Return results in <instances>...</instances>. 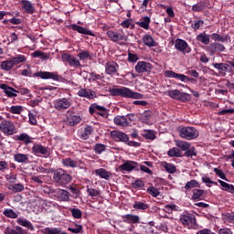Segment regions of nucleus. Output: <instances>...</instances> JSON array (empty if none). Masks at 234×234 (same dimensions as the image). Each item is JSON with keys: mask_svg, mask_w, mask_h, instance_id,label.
I'll list each match as a JSON object with an SVG mask.
<instances>
[{"mask_svg": "<svg viewBox=\"0 0 234 234\" xmlns=\"http://www.w3.org/2000/svg\"><path fill=\"white\" fill-rule=\"evenodd\" d=\"M111 96L141 100L144 98L142 93L134 92L131 88L120 87V88H110L109 90Z\"/></svg>", "mask_w": 234, "mask_h": 234, "instance_id": "obj_1", "label": "nucleus"}, {"mask_svg": "<svg viewBox=\"0 0 234 234\" xmlns=\"http://www.w3.org/2000/svg\"><path fill=\"white\" fill-rule=\"evenodd\" d=\"M53 181L58 186H65L71 183L72 176L63 168H58L53 172Z\"/></svg>", "mask_w": 234, "mask_h": 234, "instance_id": "obj_2", "label": "nucleus"}, {"mask_svg": "<svg viewBox=\"0 0 234 234\" xmlns=\"http://www.w3.org/2000/svg\"><path fill=\"white\" fill-rule=\"evenodd\" d=\"M166 93L169 98H172L173 100H176V101H179L183 103L191 101L192 100L191 94L181 92L179 90H168Z\"/></svg>", "mask_w": 234, "mask_h": 234, "instance_id": "obj_3", "label": "nucleus"}, {"mask_svg": "<svg viewBox=\"0 0 234 234\" xmlns=\"http://www.w3.org/2000/svg\"><path fill=\"white\" fill-rule=\"evenodd\" d=\"M180 137L188 141L199 137V131L195 127H182L179 128Z\"/></svg>", "mask_w": 234, "mask_h": 234, "instance_id": "obj_4", "label": "nucleus"}, {"mask_svg": "<svg viewBox=\"0 0 234 234\" xmlns=\"http://www.w3.org/2000/svg\"><path fill=\"white\" fill-rule=\"evenodd\" d=\"M33 77L40 78L42 80H53L55 81H62L63 77L57 72H48V71H37L33 73Z\"/></svg>", "mask_w": 234, "mask_h": 234, "instance_id": "obj_5", "label": "nucleus"}, {"mask_svg": "<svg viewBox=\"0 0 234 234\" xmlns=\"http://www.w3.org/2000/svg\"><path fill=\"white\" fill-rule=\"evenodd\" d=\"M61 60L66 66H69L70 68L78 69L81 66L80 60L69 53H62Z\"/></svg>", "mask_w": 234, "mask_h": 234, "instance_id": "obj_6", "label": "nucleus"}, {"mask_svg": "<svg viewBox=\"0 0 234 234\" xmlns=\"http://www.w3.org/2000/svg\"><path fill=\"white\" fill-rule=\"evenodd\" d=\"M106 35H107L108 37H110V39L113 43H119L120 41H124V42L128 41V37L125 35L123 30H121L119 32L112 31V30H108L106 32Z\"/></svg>", "mask_w": 234, "mask_h": 234, "instance_id": "obj_7", "label": "nucleus"}, {"mask_svg": "<svg viewBox=\"0 0 234 234\" xmlns=\"http://www.w3.org/2000/svg\"><path fill=\"white\" fill-rule=\"evenodd\" d=\"M89 112H90V115L97 114V115H99L100 117H102V118H108L109 117L108 109L104 108L101 105H98L97 103L90 104V106L89 108Z\"/></svg>", "mask_w": 234, "mask_h": 234, "instance_id": "obj_8", "label": "nucleus"}, {"mask_svg": "<svg viewBox=\"0 0 234 234\" xmlns=\"http://www.w3.org/2000/svg\"><path fill=\"white\" fill-rule=\"evenodd\" d=\"M119 69V64L114 60L107 61L105 64V73L112 78L120 77Z\"/></svg>", "mask_w": 234, "mask_h": 234, "instance_id": "obj_9", "label": "nucleus"}, {"mask_svg": "<svg viewBox=\"0 0 234 234\" xmlns=\"http://www.w3.org/2000/svg\"><path fill=\"white\" fill-rule=\"evenodd\" d=\"M0 132L10 136L16 133V128L12 122L5 120L0 123Z\"/></svg>", "mask_w": 234, "mask_h": 234, "instance_id": "obj_10", "label": "nucleus"}, {"mask_svg": "<svg viewBox=\"0 0 234 234\" xmlns=\"http://www.w3.org/2000/svg\"><path fill=\"white\" fill-rule=\"evenodd\" d=\"M54 109L61 112L69 109L72 105L71 100L68 98H60L53 101Z\"/></svg>", "mask_w": 234, "mask_h": 234, "instance_id": "obj_11", "label": "nucleus"}, {"mask_svg": "<svg viewBox=\"0 0 234 234\" xmlns=\"http://www.w3.org/2000/svg\"><path fill=\"white\" fill-rule=\"evenodd\" d=\"M31 153L37 157L48 156V148L43 146L41 144H34L31 148Z\"/></svg>", "mask_w": 234, "mask_h": 234, "instance_id": "obj_12", "label": "nucleus"}, {"mask_svg": "<svg viewBox=\"0 0 234 234\" xmlns=\"http://www.w3.org/2000/svg\"><path fill=\"white\" fill-rule=\"evenodd\" d=\"M69 29L73 30L74 32H78L79 34H82L85 36H90L92 37H96V34L93 33L92 31L89 30L86 27H82L80 26H78L76 24H71L69 25Z\"/></svg>", "mask_w": 234, "mask_h": 234, "instance_id": "obj_13", "label": "nucleus"}, {"mask_svg": "<svg viewBox=\"0 0 234 234\" xmlns=\"http://www.w3.org/2000/svg\"><path fill=\"white\" fill-rule=\"evenodd\" d=\"M180 222L182 223L183 226H195L197 223L195 216L191 214H181L180 215Z\"/></svg>", "mask_w": 234, "mask_h": 234, "instance_id": "obj_14", "label": "nucleus"}, {"mask_svg": "<svg viewBox=\"0 0 234 234\" xmlns=\"http://www.w3.org/2000/svg\"><path fill=\"white\" fill-rule=\"evenodd\" d=\"M111 136L113 139L114 142L116 143H128L129 142V137L126 133L118 132V131H112L111 133Z\"/></svg>", "mask_w": 234, "mask_h": 234, "instance_id": "obj_15", "label": "nucleus"}, {"mask_svg": "<svg viewBox=\"0 0 234 234\" xmlns=\"http://www.w3.org/2000/svg\"><path fill=\"white\" fill-rule=\"evenodd\" d=\"M153 69V65L146 61H138L135 66V71L137 73H146Z\"/></svg>", "mask_w": 234, "mask_h": 234, "instance_id": "obj_16", "label": "nucleus"}, {"mask_svg": "<svg viewBox=\"0 0 234 234\" xmlns=\"http://www.w3.org/2000/svg\"><path fill=\"white\" fill-rule=\"evenodd\" d=\"M122 220L128 225H134L140 223V217L133 214H124L122 216Z\"/></svg>", "mask_w": 234, "mask_h": 234, "instance_id": "obj_17", "label": "nucleus"}, {"mask_svg": "<svg viewBox=\"0 0 234 234\" xmlns=\"http://www.w3.org/2000/svg\"><path fill=\"white\" fill-rule=\"evenodd\" d=\"M81 122V118L78 113L73 112L67 113V124L69 126L78 125Z\"/></svg>", "mask_w": 234, "mask_h": 234, "instance_id": "obj_18", "label": "nucleus"}, {"mask_svg": "<svg viewBox=\"0 0 234 234\" xmlns=\"http://www.w3.org/2000/svg\"><path fill=\"white\" fill-rule=\"evenodd\" d=\"M22 9L25 13L28 15H33L36 13L35 4L29 0H21Z\"/></svg>", "mask_w": 234, "mask_h": 234, "instance_id": "obj_19", "label": "nucleus"}, {"mask_svg": "<svg viewBox=\"0 0 234 234\" xmlns=\"http://www.w3.org/2000/svg\"><path fill=\"white\" fill-rule=\"evenodd\" d=\"M136 165H138V163L135 161H124L122 165L119 166L120 171H127L132 172L135 170Z\"/></svg>", "mask_w": 234, "mask_h": 234, "instance_id": "obj_20", "label": "nucleus"}, {"mask_svg": "<svg viewBox=\"0 0 234 234\" xmlns=\"http://www.w3.org/2000/svg\"><path fill=\"white\" fill-rule=\"evenodd\" d=\"M0 89L4 90L7 98H16L17 97V92L16 89L12 88L6 84H1Z\"/></svg>", "mask_w": 234, "mask_h": 234, "instance_id": "obj_21", "label": "nucleus"}, {"mask_svg": "<svg viewBox=\"0 0 234 234\" xmlns=\"http://www.w3.org/2000/svg\"><path fill=\"white\" fill-rule=\"evenodd\" d=\"M225 46L220 43L215 42L209 45V52L211 56L215 55L216 53L225 52Z\"/></svg>", "mask_w": 234, "mask_h": 234, "instance_id": "obj_22", "label": "nucleus"}, {"mask_svg": "<svg viewBox=\"0 0 234 234\" xmlns=\"http://www.w3.org/2000/svg\"><path fill=\"white\" fill-rule=\"evenodd\" d=\"M14 160L19 164H29V158L27 154H15Z\"/></svg>", "mask_w": 234, "mask_h": 234, "instance_id": "obj_23", "label": "nucleus"}, {"mask_svg": "<svg viewBox=\"0 0 234 234\" xmlns=\"http://www.w3.org/2000/svg\"><path fill=\"white\" fill-rule=\"evenodd\" d=\"M43 234H68L62 231L61 228H44L40 229Z\"/></svg>", "mask_w": 234, "mask_h": 234, "instance_id": "obj_24", "label": "nucleus"}, {"mask_svg": "<svg viewBox=\"0 0 234 234\" xmlns=\"http://www.w3.org/2000/svg\"><path fill=\"white\" fill-rule=\"evenodd\" d=\"M187 43L186 40L177 38L175 42V48L176 50H179L180 52H185L187 48Z\"/></svg>", "mask_w": 234, "mask_h": 234, "instance_id": "obj_25", "label": "nucleus"}, {"mask_svg": "<svg viewBox=\"0 0 234 234\" xmlns=\"http://www.w3.org/2000/svg\"><path fill=\"white\" fill-rule=\"evenodd\" d=\"M133 207L135 211H146L149 209L148 204L142 201H134Z\"/></svg>", "mask_w": 234, "mask_h": 234, "instance_id": "obj_26", "label": "nucleus"}, {"mask_svg": "<svg viewBox=\"0 0 234 234\" xmlns=\"http://www.w3.org/2000/svg\"><path fill=\"white\" fill-rule=\"evenodd\" d=\"M113 122L115 125H121L123 127H127L130 124L127 118L121 115L115 116Z\"/></svg>", "mask_w": 234, "mask_h": 234, "instance_id": "obj_27", "label": "nucleus"}, {"mask_svg": "<svg viewBox=\"0 0 234 234\" xmlns=\"http://www.w3.org/2000/svg\"><path fill=\"white\" fill-rule=\"evenodd\" d=\"M17 225L27 228L29 230L34 231L35 228L32 224V222L28 221L26 218H17L16 220Z\"/></svg>", "mask_w": 234, "mask_h": 234, "instance_id": "obj_28", "label": "nucleus"}, {"mask_svg": "<svg viewBox=\"0 0 234 234\" xmlns=\"http://www.w3.org/2000/svg\"><path fill=\"white\" fill-rule=\"evenodd\" d=\"M94 91L81 89L78 90V96L81 98L94 99Z\"/></svg>", "mask_w": 234, "mask_h": 234, "instance_id": "obj_29", "label": "nucleus"}, {"mask_svg": "<svg viewBox=\"0 0 234 234\" xmlns=\"http://www.w3.org/2000/svg\"><path fill=\"white\" fill-rule=\"evenodd\" d=\"M62 165L67 167L77 168L79 167V161H73L70 157H67L62 159Z\"/></svg>", "mask_w": 234, "mask_h": 234, "instance_id": "obj_30", "label": "nucleus"}, {"mask_svg": "<svg viewBox=\"0 0 234 234\" xmlns=\"http://www.w3.org/2000/svg\"><path fill=\"white\" fill-rule=\"evenodd\" d=\"M16 140L24 143L25 145H28L29 144L33 143V138L30 137L27 133H20Z\"/></svg>", "mask_w": 234, "mask_h": 234, "instance_id": "obj_31", "label": "nucleus"}, {"mask_svg": "<svg viewBox=\"0 0 234 234\" xmlns=\"http://www.w3.org/2000/svg\"><path fill=\"white\" fill-rule=\"evenodd\" d=\"M95 175L100 178L109 180L111 174L104 168H99L95 170Z\"/></svg>", "mask_w": 234, "mask_h": 234, "instance_id": "obj_32", "label": "nucleus"}, {"mask_svg": "<svg viewBox=\"0 0 234 234\" xmlns=\"http://www.w3.org/2000/svg\"><path fill=\"white\" fill-rule=\"evenodd\" d=\"M150 23H151V18L149 16H144L141 21L136 22V25L145 30H149Z\"/></svg>", "mask_w": 234, "mask_h": 234, "instance_id": "obj_33", "label": "nucleus"}, {"mask_svg": "<svg viewBox=\"0 0 234 234\" xmlns=\"http://www.w3.org/2000/svg\"><path fill=\"white\" fill-rule=\"evenodd\" d=\"M176 146L181 151H187L191 148V144L187 143L186 141H176Z\"/></svg>", "mask_w": 234, "mask_h": 234, "instance_id": "obj_34", "label": "nucleus"}, {"mask_svg": "<svg viewBox=\"0 0 234 234\" xmlns=\"http://www.w3.org/2000/svg\"><path fill=\"white\" fill-rule=\"evenodd\" d=\"M219 183V185L221 186V189L223 191H228L229 193H234V186L233 185H230L225 181H222V180H218V181Z\"/></svg>", "mask_w": 234, "mask_h": 234, "instance_id": "obj_35", "label": "nucleus"}, {"mask_svg": "<svg viewBox=\"0 0 234 234\" xmlns=\"http://www.w3.org/2000/svg\"><path fill=\"white\" fill-rule=\"evenodd\" d=\"M14 66L15 65L13 64V62L10 59L4 60L0 64V68L4 71H11Z\"/></svg>", "mask_w": 234, "mask_h": 234, "instance_id": "obj_36", "label": "nucleus"}, {"mask_svg": "<svg viewBox=\"0 0 234 234\" xmlns=\"http://www.w3.org/2000/svg\"><path fill=\"white\" fill-rule=\"evenodd\" d=\"M205 191L203 189H194L192 191V199L203 200Z\"/></svg>", "mask_w": 234, "mask_h": 234, "instance_id": "obj_37", "label": "nucleus"}, {"mask_svg": "<svg viewBox=\"0 0 234 234\" xmlns=\"http://www.w3.org/2000/svg\"><path fill=\"white\" fill-rule=\"evenodd\" d=\"M197 40L201 42L203 45H209L210 43L209 36L206 33H199L197 36Z\"/></svg>", "mask_w": 234, "mask_h": 234, "instance_id": "obj_38", "label": "nucleus"}, {"mask_svg": "<svg viewBox=\"0 0 234 234\" xmlns=\"http://www.w3.org/2000/svg\"><path fill=\"white\" fill-rule=\"evenodd\" d=\"M210 37L215 42L225 43L228 41V36L223 37V36L219 35L218 33H212L210 35Z\"/></svg>", "mask_w": 234, "mask_h": 234, "instance_id": "obj_39", "label": "nucleus"}, {"mask_svg": "<svg viewBox=\"0 0 234 234\" xmlns=\"http://www.w3.org/2000/svg\"><path fill=\"white\" fill-rule=\"evenodd\" d=\"M142 136L144 138H145L146 140H151V141H154L156 138L154 131L150 130V129L149 130L144 129L142 133Z\"/></svg>", "mask_w": 234, "mask_h": 234, "instance_id": "obj_40", "label": "nucleus"}, {"mask_svg": "<svg viewBox=\"0 0 234 234\" xmlns=\"http://www.w3.org/2000/svg\"><path fill=\"white\" fill-rule=\"evenodd\" d=\"M5 234H25V230L23 228L17 226L16 229L11 228H6L5 230Z\"/></svg>", "mask_w": 234, "mask_h": 234, "instance_id": "obj_41", "label": "nucleus"}, {"mask_svg": "<svg viewBox=\"0 0 234 234\" xmlns=\"http://www.w3.org/2000/svg\"><path fill=\"white\" fill-rule=\"evenodd\" d=\"M8 190L13 191L14 193H20L25 190V186L22 184L9 185Z\"/></svg>", "mask_w": 234, "mask_h": 234, "instance_id": "obj_42", "label": "nucleus"}, {"mask_svg": "<svg viewBox=\"0 0 234 234\" xmlns=\"http://www.w3.org/2000/svg\"><path fill=\"white\" fill-rule=\"evenodd\" d=\"M93 133V128L92 126H86L82 132V133H80V138L82 140H88L89 139V136L90 134H92Z\"/></svg>", "mask_w": 234, "mask_h": 234, "instance_id": "obj_43", "label": "nucleus"}, {"mask_svg": "<svg viewBox=\"0 0 234 234\" xmlns=\"http://www.w3.org/2000/svg\"><path fill=\"white\" fill-rule=\"evenodd\" d=\"M143 43L148 47L155 46L154 37L149 34L144 35V37H143Z\"/></svg>", "mask_w": 234, "mask_h": 234, "instance_id": "obj_44", "label": "nucleus"}, {"mask_svg": "<svg viewBox=\"0 0 234 234\" xmlns=\"http://www.w3.org/2000/svg\"><path fill=\"white\" fill-rule=\"evenodd\" d=\"M212 65L216 69L219 71H223V72L229 71V65H228L227 63H213Z\"/></svg>", "mask_w": 234, "mask_h": 234, "instance_id": "obj_45", "label": "nucleus"}, {"mask_svg": "<svg viewBox=\"0 0 234 234\" xmlns=\"http://www.w3.org/2000/svg\"><path fill=\"white\" fill-rule=\"evenodd\" d=\"M58 198L63 202H69L70 201V193L65 189L60 191Z\"/></svg>", "mask_w": 234, "mask_h": 234, "instance_id": "obj_46", "label": "nucleus"}, {"mask_svg": "<svg viewBox=\"0 0 234 234\" xmlns=\"http://www.w3.org/2000/svg\"><path fill=\"white\" fill-rule=\"evenodd\" d=\"M207 4L205 1L198 2L197 4L194 5L192 6V11L194 12H202L204 9H206Z\"/></svg>", "mask_w": 234, "mask_h": 234, "instance_id": "obj_47", "label": "nucleus"}, {"mask_svg": "<svg viewBox=\"0 0 234 234\" xmlns=\"http://www.w3.org/2000/svg\"><path fill=\"white\" fill-rule=\"evenodd\" d=\"M167 155L169 157H176V158H180L181 157V153L179 148H170L167 152Z\"/></svg>", "mask_w": 234, "mask_h": 234, "instance_id": "obj_48", "label": "nucleus"}, {"mask_svg": "<svg viewBox=\"0 0 234 234\" xmlns=\"http://www.w3.org/2000/svg\"><path fill=\"white\" fill-rule=\"evenodd\" d=\"M77 57L82 61H85L86 59H92V56L87 50H81L80 53H78Z\"/></svg>", "mask_w": 234, "mask_h": 234, "instance_id": "obj_49", "label": "nucleus"}, {"mask_svg": "<svg viewBox=\"0 0 234 234\" xmlns=\"http://www.w3.org/2000/svg\"><path fill=\"white\" fill-rule=\"evenodd\" d=\"M12 61L13 65H19L20 63H24L26 61L25 55H17L15 58H9Z\"/></svg>", "mask_w": 234, "mask_h": 234, "instance_id": "obj_50", "label": "nucleus"}, {"mask_svg": "<svg viewBox=\"0 0 234 234\" xmlns=\"http://www.w3.org/2000/svg\"><path fill=\"white\" fill-rule=\"evenodd\" d=\"M69 191L70 192L69 194L70 197H73V198H79L80 196L81 195L80 190L75 186H70L69 188Z\"/></svg>", "mask_w": 234, "mask_h": 234, "instance_id": "obj_51", "label": "nucleus"}, {"mask_svg": "<svg viewBox=\"0 0 234 234\" xmlns=\"http://www.w3.org/2000/svg\"><path fill=\"white\" fill-rule=\"evenodd\" d=\"M4 215L7 218H18V214H16V211H14L12 208L5 209L4 210Z\"/></svg>", "mask_w": 234, "mask_h": 234, "instance_id": "obj_52", "label": "nucleus"}, {"mask_svg": "<svg viewBox=\"0 0 234 234\" xmlns=\"http://www.w3.org/2000/svg\"><path fill=\"white\" fill-rule=\"evenodd\" d=\"M69 211L71 213V217L79 219L82 218V212L80 208L71 207L69 208Z\"/></svg>", "mask_w": 234, "mask_h": 234, "instance_id": "obj_53", "label": "nucleus"}, {"mask_svg": "<svg viewBox=\"0 0 234 234\" xmlns=\"http://www.w3.org/2000/svg\"><path fill=\"white\" fill-rule=\"evenodd\" d=\"M195 187H200L198 181H196V180L188 181L186 185H185L184 186L185 190L186 191Z\"/></svg>", "mask_w": 234, "mask_h": 234, "instance_id": "obj_54", "label": "nucleus"}, {"mask_svg": "<svg viewBox=\"0 0 234 234\" xmlns=\"http://www.w3.org/2000/svg\"><path fill=\"white\" fill-rule=\"evenodd\" d=\"M106 150L107 146L102 144H96L95 148H93V151H95L97 154H101Z\"/></svg>", "mask_w": 234, "mask_h": 234, "instance_id": "obj_55", "label": "nucleus"}, {"mask_svg": "<svg viewBox=\"0 0 234 234\" xmlns=\"http://www.w3.org/2000/svg\"><path fill=\"white\" fill-rule=\"evenodd\" d=\"M165 169L168 174H174L176 173L177 168L173 164L165 163Z\"/></svg>", "mask_w": 234, "mask_h": 234, "instance_id": "obj_56", "label": "nucleus"}, {"mask_svg": "<svg viewBox=\"0 0 234 234\" xmlns=\"http://www.w3.org/2000/svg\"><path fill=\"white\" fill-rule=\"evenodd\" d=\"M22 112H24V108L22 106H12L9 108V112L13 114H20Z\"/></svg>", "mask_w": 234, "mask_h": 234, "instance_id": "obj_57", "label": "nucleus"}, {"mask_svg": "<svg viewBox=\"0 0 234 234\" xmlns=\"http://www.w3.org/2000/svg\"><path fill=\"white\" fill-rule=\"evenodd\" d=\"M146 192H148L153 197H157L161 194V192L154 186L147 188Z\"/></svg>", "mask_w": 234, "mask_h": 234, "instance_id": "obj_58", "label": "nucleus"}, {"mask_svg": "<svg viewBox=\"0 0 234 234\" xmlns=\"http://www.w3.org/2000/svg\"><path fill=\"white\" fill-rule=\"evenodd\" d=\"M86 192L89 194L90 197H95L101 195V191L97 190L95 188H89V186L86 188Z\"/></svg>", "mask_w": 234, "mask_h": 234, "instance_id": "obj_59", "label": "nucleus"}, {"mask_svg": "<svg viewBox=\"0 0 234 234\" xmlns=\"http://www.w3.org/2000/svg\"><path fill=\"white\" fill-rule=\"evenodd\" d=\"M204 25L203 20H197L195 23L191 24V28L194 29V31H198L200 27Z\"/></svg>", "mask_w": 234, "mask_h": 234, "instance_id": "obj_60", "label": "nucleus"}, {"mask_svg": "<svg viewBox=\"0 0 234 234\" xmlns=\"http://www.w3.org/2000/svg\"><path fill=\"white\" fill-rule=\"evenodd\" d=\"M90 77L92 81L102 80L104 79V73L98 74L96 72H91Z\"/></svg>", "mask_w": 234, "mask_h": 234, "instance_id": "obj_61", "label": "nucleus"}, {"mask_svg": "<svg viewBox=\"0 0 234 234\" xmlns=\"http://www.w3.org/2000/svg\"><path fill=\"white\" fill-rule=\"evenodd\" d=\"M76 228H68V231H70L75 234H79L82 231L83 228L81 225L75 224Z\"/></svg>", "mask_w": 234, "mask_h": 234, "instance_id": "obj_62", "label": "nucleus"}, {"mask_svg": "<svg viewBox=\"0 0 234 234\" xmlns=\"http://www.w3.org/2000/svg\"><path fill=\"white\" fill-rule=\"evenodd\" d=\"M185 156L186 157L197 156L196 149L192 147V148H188L187 150H185Z\"/></svg>", "mask_w": 234, "mask_h": 234, "instance_id": "obj_63", "label": "nucleus"}, {"mask_svg": "<svg viewBox=\"0 0 234 234\" xmlns=\"http://www.w3.org/2000/svg\"><path fill=\"white\" fill-rule=\"evenodd\" d=\"M145 186V183H144V181L137 179L135 180L133 183H132V187H133L134 189H138L140 187H143Z\"/></svg>", "mask_w": 234, "mask_h": 234, "instance_id": "obj_64", "label": "nucleus"}]
</instances>
